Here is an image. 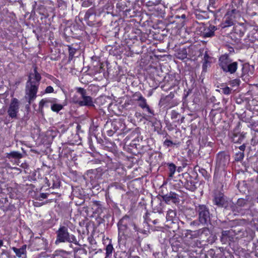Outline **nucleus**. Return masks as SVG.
<instances>
[{"label": "nucleus", "mask_w": 258, "mask_h": 258, "mask_svg": "<svg viewBox=\"0 0 258 258\" xmlns=\"http://www.w3.org/2000/svg\"><path fill=\"white\" fill-rule=\"evenodd\" d=\"M41 79L40 75L37 71V68L34 67V72L31 73L26 83L25 98L30 104L36 97L38 87Z\"/></svg>", "instance_id": "nucleus-1"}, {"label": "nucleus", "mask_w": 258, "mask_h": 258, "mask_svg": "<svg viewBox=\"0 0 258 258\" xmlns=\"http://www.w3.org/2000/svg\"><path fill=\"white\" fill-rule=\"evenodd\" d=\"M132 228H133L135 231H139L132 220L128 216H125L118 223L119 236L131 237L133 235Z\"/></svg>", "instance_id": "nucleus-2"}, {"label": "nucleus", "mask_w": 258, "mask_h": 258, "mask_svg": "<svg viewBox=\"0 0 258 258\" xmlns=\"http://www.w3.org/2000/svg\"><path fill=\"white\" fill-rule=\"evenodd\" d=\"M57 238L55 241V244L59 242H68L74 243L76 245H79L78 241L76 237L73 235H70L68 232V228L65 226H61L56 231Z\"/></svg>", "instance_id": "nucleus-3"}, {"label": "nucleus", "mask_w": 258, "mask_h": 258, "mask_svg": "<svg viewBox=\"0 0 258 258\" xmlns=\"http://www.w3.org/2000/svg\"><path fill=\"white\" fill-rule=\"evenodd\" d=\"M233 4L234 2L232 3V8L227 10L223 19V22L221 24L222 28H225L234 25L235 15L238 12V11L234 8Z\"/></svg>", "instance_id": "nucleus-4"}, {"label": "nucleus", "mask_w": 258, "mask_h": 258, "mask_svg": "<svg viewBox=\"0 0 258 258\" xmlns=\"http://www.w3.org/2000/svg\"><path fill=\"white\" fill-rule=\"evenodd\" d=\"M196 211L198 214L199 220L201 223L206 224L210 220V212L205 205H199L196 207Z\"/></svg>", "instance_id": "nucleus-5"}, {"label": "nucleus", "mask_w": 258, "mask_h": 258, "mask_svg": "<svg viewBox=\"0 0 258 258\" xmlns=\"http://www.w3.org/2000/svg\"><path fill=\"white\" fill-rule=\"evenodd\" d=\"M222 69L225 72H229L230 74L235 73L237 69V62H232L227 58H221L220 59Z\"/></svg>", "instance_id": "nucleus-6"}, {"label": "nucleus", "mask_w": 258, "mask_h": 258, "mask_svg": "<svg viewBox=\"0 0 258 258\" xmlns=\"http://www.w3.org/2000/svg\"><path fill=\"white\" fill-rule=\"evenodd\" d=\"M77 92L81 95L80 102L79 106H93V102L92 98L87 95L86 90L83 88H77Z\"/></svg>", "instance_id": "nucleus-7"}, {"label": "nucleus", "mask_w": 258, "mask_h": 258, "mask_svg": "<svg viewBox=\"0 0 258 258\" xmlns=\"http://www.w3.org/2000/svg\"><path fill=\"white\" fill-rule=\"evenodd\" d=\"M19 106L20 102L17 99L13 98L11 100L8 110V113L10 117L12 118L17 117V113L19 109Z\"/></svg>", "instance_id": "nucleus-8"}, {"label": "nucleus", "mask_w": 258, "mask_h": 258, "mask_svg": "<svg viewBox=\"0 0 258 258\" xmlns=\"http://www.w3.org/2000/svg\"><path fill=\"white\" fill-rule=\"evenodd\" d=\"M214 202L215 204L218 207H224L225 208H228L229 206L231 205V202H228L223 194L220 193L215 196Z\"/></svg>", "instance_id": "nucleus-9"}, {"label": "nucleus", "mask_w": 258, "mask_h": 258, "mask_svg": "<svg viewBox=\"0 0 258 258\" xmlns=\"http://www.w3.org/2000/svg\"><path fill=\"white\" fill-rule=\"evenodd\" d=\"M231 210L235 212L243 214V209L247 207L246 201L243 199H239L235 205H230Z\"/></svg>", "instance_id": "nucleus-10"}, {"label": "nucleus", "mask_w": 258, "mask_h": 258, "mask_svg": "<svg viewBox=\"0 0 258 258\" xmlns=\"http://www.w3.org/2000/svg\"><path fill=\"white\" fill-rule=\"evenodd\" d=\"M246 29L243 24H238L234 26L233 29L234 32L231 35L233 36H234V34L237 35V37H236L235 42H238L240 40V38L244 35Z\"/></svg>", "instance_id": "nucleus-11"}, {"label": "nucleus", "mask_w": 258, "mask_h": 258, "mask_svg": "<svg viewBox=\"0 0 258 258\" xmlns=\"http://www.w3.org/2000/svg\"><path fill=\"white\" fill-rule=\"evenodd\" d=\"M134 96L137 97L136 100L140 102L139 103V106L142 109H146V110L151 114H154L153 111L150 108L149 105L147 104L146 99L143 97L140 93H136L134 95Z\"/></svg>", "instance_id": "nucleus-12"}, {"label": "nucleus", "mask_w": 258, "mask_h": 258, "mask_svg": "<svg viewBox=\"0 0 258 258\" xmlns=\"http://www.w3.org/2000/svg\"><path fill=\"white\" fill-rule=\"evenodd\" d=\"M229 161V156L224 152H220L217 155L216 163L219 167H225L228 163Z\"/></svg>", "instance_id": "nucleus-13"}, {"label": "nucleus", "mask_w": 258, "mask_h": 258, "mask_svg": "<svg viewBox=\"0 0 258 258\" xmlns=\"http://www.w3.org/2000/svg\"><path fill=\"white\" fill-rule=\"evenodd\" d=\"M249 32L247 35L250 41L253 42L258 40V26H250L248 28Z\"/></svg>", "instance_id": "nucleus-14"}, {"label": "nucleus", "mask_w": 258, "mask_h": 258, "mask_svg": "<svg viewBox=\"0 0 258 258\" xmlns=\"http://www.w3.org/2000/svg\"><path fill=\"white\" fill-rule=\"evenodd\" d=\"M163 199L167 203H169L170 202L176 203L178 202V198L177 195L172 192L165 195L163 197Z\"/></svg>", "instance_id": "nucleus-15"}, {"label": "nucleus", "mask_w": 258, "mask_h": 258, "mask_svg": "<svg viewBox=\"0 0 258 258\" xmlns=\"http://www.w3.org/2000/svg\"><path fill=\"white\" fill-rule=\"evenodd\" d=\"M26 245H24L21 248H17L16 247H13L12 249L16 253V255L19 257L26 258Z\"/></svg>", "instance_id": "nucleus-16"}, {"label": "nucleus", "mask_w": 258, "mask_h": 258, "mask_svg": "<svg viewBox=\"0 0 258 258\" xmlns=\"http://www.w3.org/2000/svg\"><path fill=\"white\" fill-rule=\"evenodd\" d=\"M203 31H201V35L204 37H212L214 35V30L210 28H202Z\"/></svg>", "instance_id": "nucleus-17"}, {"label": "nucleus", "mask_w": 258, "mask_h": 258, "mask_svg": "<svg viewBox=\"0 0 258 258\" xmlns=\"http://www.w3.org/2000/svg\"><path fill=\"white\" fill-rule=\"evenodd\" d=\"M7 157L9 159H20L22 157V155L20 152L18 151H12L9 153L7 154Z\"/></svg>", "instance_id": "nucleus-18"}, {"label": "nucleus", "mask_w": 258, "mask_h": 258, "mask_svg": "<svg viewBox=\"0 0 258 258\" xmlns=\"http://www.w3.org/2000/svg\"><path fill=\"white\" fill-rule=\"evenodd\" d=\"M56 102V99L55 98L52 99H43L39 102V107L42 108L44 106L46 105L47 103Z\"/></svg>", "instance_id": "nucleus-19"}, {"label": "nucleus", "mask_w": 258, "mask_h": 258, "mask_svg": "<svg viewBox=\"0 0 258 258\" xmlns=\"http://www.w3.org/2000/svg\"><path fill=\"white\" fill-rule=\"evenodd\" d=\"M176 213L175 211L173 210H169L167 212L166 215V219L168 221H172L175 218Z\"/></svg>", "instance_id": "nucleus-20"}, {"label": "nucleus", "mask_w": 258, "mask_h": 258, "mask_svg": "<svg viewBox=\"0 0 258 258\" xmlns=\"http://www.w3.org/2000/svg\"><path fill=\"white\" fill-rule=\"evenodd\" d=\"M62 108V105L59 104L53 103L51 106V109L53 111L58 112Z\"/></svg>", "instance_id": "nucleus-21"}, {"label": "nucleus", "mask_w": 258, "mask_h": 258, "mask_svg": "<svg viewBox=\"0 0 258 258\" xmlns=\"http://www.w3.org/2000/svg\"><path fill=\"white\" fill-rule=\"evenodd\" d=\"M106 256H109L110 254H112V251L113 250V245L111 242H110L106 247Z\"/></svg>", "instance_id": "nucleus-22"}, {"label": "nucleus", "mask_w": 258, "mask_h": 258, "mask_svg": "<svg viewBox=\"0 0 258 258\" xmlns=\"http://www.w3.org/2000/svg\"><path fill=\"white\" fill-rule=\"evenodd\" d=\"M176 169V166L174 164L172 163H170L169 164V176L170 177H172L173 175V174L175 173Z\"/></svg>", "instance_id": "nucleus-23"}, {"label": "nucleus", "mask_w": 258, "mask_h": 258, "mask_svg": "<svg viewBox=\"0 0 258 258\" xmlns=\"http://www.w3.org/2000/svg\"><path fill=\"white\" fill-rule=\"evenodd\" d=\"M244 156V152H239L235 154V160L236 161H240L243 160Z\"/></svg>", "instance_id": "nucleus-24"}, {"label": "nucleus", "mask_w": 258, "mask_h": 258, "mask_svg": "<svg viewBox=\"0 0 258 258\" xmlns=\"http://www.w3.org/2000/svg\"><path fill=\"white\" fill-rule=\"evenodd\" d=\"M232 233H233L232 230L223 231L222 232V237H221V238L222 239H226V238L227 237H229L230 235L232 234Z\"/></svg>", "instance_id": "nucleus-25"}, {"label": "nucleus", "mask_w": 258, "mask_h": 258, "mask_svg": "<svg viewBox=\"0 0 258 258\" xmlns=\"http://www.w3.org/2000/svg\"><path fill=\"white\" fill-rule=\"evenodd\" d=\"M210 66V62L208 60V58H206L205 59H204V62L202 66L203 70L204 72L207 71V68Z\"/></svg>", "instance_id": "nucleus-26"}, {"label": "nucleus", "mask_w": 258, "mask_h": 258, "mask_svg": "<svg viewBox=\"0 0 258 258\" xmlns=\"http://www.w3.org/2000/svg\"><path fill=\"white\" fill-rule=\"evenodd\" d=\"M80 98L77 95H75L72 98V102L75 104H78L79 105V102H80Z\"/></svg>", "instance_id": "nucleus-27"}, {"label": "nucleus", "mask_w": 258, "mask_h": 258, "mask_svg": "<svg viewBox=\"0 0 258 258\" xmlns=\"http://www.w3.org/2000/svg\"><path fill=\"white\" fill-rule=\"evenodd\" d=\"M69 51L70 54V58L71 57V58H72L76 52V49L75 48L71 47L70 46H69Z\"/></svg>", "instance_id": "nucleus-28"}, {"label": "nucleus", "mask_w": 258, "mask_h": 258, "mask_svg": "<svg viewBox=\"0 0 258 258\" xmlns=\"http://www.w3.org/2000/svg\"><path fill=\"white\" fill-rule=\"evenodd\" d=\"M239 82H240L239 80L235 79V80L231 81L230 82V84L233 87L237 86L239 84Z\"/></svg>", "instance_id": "nucleus-29"}, {"label": "nucleus", "mask_w": 258, "mask_h": 258, "mask_svg": "<svg viewBox=\"0 0 258 258\" xmlns=\"http://www.w3.org/2000/svg\"><path fill=\"white\" fill-rule=\"evenodd\" d=\"M222 92L226 95H228L231 93V89L229 87H226L223 88H222Z\"/></svg>", "instance_id": "nucleus-30"}, {"label": "nucleus", "mask_w": 258, "mask_h": 258, "mask_svg": "<svg viewBox=\"0 0 258 258\" xmlns=\"http://www.w3.org/2000/svg\"><path fill=\"white\" fill-rule=\"evenodd\" d=\"M45 91L46 93H52L53 91V88L50 86H48L46 87Z\"/></svg>", "instance_id": "nucleus-31"}, {"label": "nucleus", "mask_w": 258, "mask_h": 258, "mask_svg": "<svg viewBox=\"0 0 258 258\" xmlns=\"http://www.w3.org/2000/svg\"><path fill=\"white\" fill-rule=\"evenodd\" d=\"M209 232V229L207 228H204L203 229L199 230L198 231V234L199 235L200 234H202V233H203L204 232Z\"/></svg>", "instance_id": "nucleus-32"}, {"label": "nucleus", "mask_w": 258, "mask_h": 258, "mask_svg": "<svg viewBox=\"0 0 258 258\" xmlns=\"http://www.w3.org/2000/svg\"><path fill=\"white\" fill-rule=\"evenodd\" d=\"M164 144L167 147H169L173 144V142L170 140H166L164 142Z\"/></svg>", "instance_id": "nucleus-33"}, {"label": "nucleus", "mask_w": 258, "mask_h": 258, "mask_svg": "<svg viewBox=\"0 0 258 258\" xmlns=\"http://www.w3.org/2000/svg\"><path fill=\"white\" fill-rule=\"evenodd\" d=\"M59 186V182L57 180L55 182H53L52 185L53 188H57Z\"/></svg>", "instance_id": "nucleus-34"}, {"label": "nucleus", "mask_w": 258, "mask_h": 258, "mask_svg": "<svg viewBox=\"0 0 258 258\" xmlns=\"http://www.w3.org/2000/svg\"><path fill=\"white\" fill-rule=\"evenodd\" d=\"M178 57L179 58H180V59H184V58H186V53H184L182 54V55L180 56V53H178Z\"/></svg>", "instance_id": "nucleus-35"}, {"label": "nucleus", "mask_w": 258, "mask_h": 258, "mask_svg": "<svg viewBox=\"0 0 258 258\" xmlns=\"http://www.w3.org/2000/svg\"><path fill=\"white\" fill-rule=\"evenodd\" d=\"M246 148V146L245 144H243L242 145L240 146L239 147V150L241 151V152H244V151L245 150Z\"/></svg>", "instance_id": "nucleus-36"}, {"label": "nucleus", "mask_w": 258, "mask_h": 258, "mask_svg": "<svg viewBox=\"0 0 258 258\" xmlns=\"http://www.w3.org/2000/svg\"><path fill=\"white\" fill-rule=\"evenodd\" d=\"M40 197L43 199H46L47 197V196L46 194L42 193L40 195Z\"/></svg>", "instance_id": "nucleus-37"}, {"label": "nucleus", "mask_w": 258, "mask_h": 258, "mask_svg": "<svg viewBox=\"0 0 258 258\" xmlns=\"http://www.w3.org/2000/svg\"><path fill=\"white\" fill-rule=\"evenodd\" d=\"M206 58H208V60H209V57L207 53H206L205 54L204 57V59H205Z\"/></svg>", "instance_id": "nucleus-38"}, {"label": "nucleus", "mask_w": 258, "mask_h": 258, "mask_svg": "<svg viewBox=\"0 0 258 258\" xmlns=\"http://www.w3.org/2000/svg\"><path fill=\"white\" fill-rule=\"evenodd\" d=\"M128 258H140L138 256H130Z\"/></svg>", "instance_id": "nucleus-39"}, {"label": "nucleus", "mask_w": 258, "mask_h": 258, "mask_svg": "<svg viewBox=\"0 0 258 258\" xmlns=\"http://www.w3.org/2000/svg\"><path fill=\"white\" fill-rule=\"evenodd\" d=\"M140 232L143 233H144V234H147V231H146V230H141Z\"/></svg>", "instance_id": "nucleus-40"}, {"label": "nucleus", "mask_w": 258, "mask_h": 258, "mask_svg": "<svg viewBox=\"0 0 258 258\" xmlns=\"http://www.w3.org/2000/svg\"><path fill=\"white\" fill-rule=\"evenodd\" d=\"M0 258H9L7 256H1Z\"/></svg>", "instance_id": "nucleus-41"}, {"label": "nucleus", "mask_w": 258, "mask_h": 258, "mask_svg": "<svg viewBox=\"0 0 258 258\" xmlns=\"http://www.w3.org/2000/svg\"><path fill=\"white\" fill-rule=\"evenodd\" d=\"M153 223L154 224H156L157 223V220H154V221H153Z\"/></svg>", "instance_id": "nucleus-42"}, {"label": "nucleus", "mask_w": 258, "mask_h": 258, "mask_svg": "<svg viewBox=\"0 0 258 258\" xmlns=\"http://www.w3.org/2000/svg\"><path fill=\"white\" fill-rule=\"evenodd\" d=\"M95 203H96L97 206H100L99 203L98 202H96Z\"/></svg>", "instance_id": "nucleus-43"}, {"label": "nucleus", "mask_w": 258, "mask_h": 258, "mask_svg": "<svg viewBox=\"0 0 258 258\" xmlns=\"http://www.w3.org/2000/svg\"><path fill=\"white\" fill-rule=\"evenodd\" d=\"M91 11V10H89L88 13H89V12Z\"/></svg>", "instance_id": "nucleus-44"}]
</instances>
